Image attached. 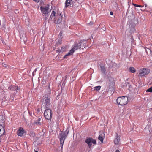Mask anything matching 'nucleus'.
I'll return each instance as SVG.
<instances>
[{"mask_svg": "<svg viewBox=\"0 0 152 152\" xmlns=\"http://www.w3.org/2000/svg\"><path fill=\"white\" fill-rule=\"evenodd\" d=\"M117 104L121 105H124L128 102V99L127 96H122L118 98L116 100Z\"/></svg>", "mask_w": 152, "mask_h": 152, "instance_id": "20e7f679", "label": "nucleus"}, {"mask_svg": "<svg viewBox=\"0 0 152 152\" xmlns=\"http://www.w3.org/2000/svg\"><path fill=\"white\" fill-rule=\"evenodd\" d=\"M37 110V111H38V112H39V111H40V109H38Z\"/></svg>", "mask_w": 152, "mask_h": 152, "instance_id": "c756f323", "label": "nucleus"}, {"mask_svg": "<svg viewBox=\"0 0 152 152\" xmlns=\"http://www.w3.org/2000/svg\"><path fill=\"white\" fill-rule=\"evenodd\" d=\"M68 49V46H63L61 48L60 51L63 52L67 51Z\"/></svg>", "mask_w": 152, "mask_h": 152, "instance_id": "ddd939ff", "label": "nucleus"}, {"mask_svg": "<svg viewBox=\"0 0 152 152\" xmlns=\"http://www.w3.org/2000/svg\"><path fill=\"white\" fill-rule=\"evenodd\" d=\"M73 0L74 1H77V0Z\"/></svg>", "mask_w": 152, "mask_h": 152, "instance_id": "7c9ffc66", "label": "nucleus"}, {"mask_svg": "<svg viewBox=\"0 0 152 152\" xmlns=\"http://www.w3.org/2000/svg\"><path fill=\"white\" fill-rule=\"evenodd\" d=\"M145 51H146V52L147 54H148V51H147V50H145Z\"/></svg>", "mask_w": 152, "mask_h": 152, "instance_id": "cd10ccee", "label": "nucleus"}, {"mask_svg": "<svg viewBox=\"0 0 152 152\" xmlns=\"http://www.w3.org/2000/svg\"><path fill=\"white\" fill-rule=\"evenodd\" d=\"M133 5L135 6V7H142V6L141 5H137V4H133Z\"/></svg>", "mask_w": 152, "mask_h": 152, "instance_id": "5701e85b", "label": "nucleus"}, {"mask_svg": "<svg viewBox=\"0 0 152 152\" xmlns=\"http://www.w3.org/2000/svg\"><path fill=\"white\" fill-rule=\"evenodd\" d=\"M8 89L10 90L11 91L15 90V86H10L8 88Z\"/></svg>", "mask_w": 152, "mask_h": 152, "instance_id": "f3484780", "label": "nucleus"}, {"mask_svg": "<svg viewBox=\"0 0 152 152\" xmlns=\"http://www.w3.org/2000/svg\"><path fill=\"white\" fill-rule=\"evenodd\" d=\"M109 80L110 81V80H111V81L110 83V85H112V86H114V83L113 82V81H114L113 79L112 78H111L109 79Z\"/></svg>", "mask_w": 152, "mask_h": 152, "instance_id": "a211bd4d", "label": "nucleus"}, {"mask_svg": "<svg viewBox=\"0 0 152 152\" xmlns=\"http://www.w3.org/2000/svg\"><path fill=\"white\" fill-rule=\"evenodd\" d=\"M148 49L149 50V51H150L151 55L152 56V50H151L149 48H148Z\"/></svg>", "mask_w": 152, "mask_h": 152, "instance_id": "393cba45", "label": "nucleus"}, {"mask_svg": "<svg viewBox=\"0 0 152 152\" xmlns=\"http://www.w3.org/2000/svg\"><path fill=\"white\" fill-rule=\"evenodd\" d=\"M85 142L88 145V147L89 148H91L92 146V143L94 145L96 144V140L92 138H88L86 139Z\"/></svg>", "mask_w": 152, "mask_h": 152, "instance_id": "6e6552de", "label": "nucleus"}, {"mask_svg": "<svg viewBox=\"0 0 152 152\" xmlns=\"http://www.w3.org/2000/svg\"><path fill=\"white\" fill-rule=\"evenodd\" d=\"M33 1L37 3L39 2L40 1L39 0H33Z\"/></svg>", "mask_w": 152, "mask_h": 152, "instance_id": "a878e982", "label": "nucleus"}, {"mask_svg": "<svg viewBox=\"0 0 152 152\" xmlns=\"http://www.w3.org/2000/svg\"><path fill=\"white\" fill-rule=\"evenodd\" d=\"M110 14L111 15H113V13L112 12H110Z\"/></svg>", "mask_w": 152, "mask_h": 152, "instance_id": "bb28decb", "label": "nucleus"}, {"mask_svg": "<svg viewBox=\"0 0 152 152\" xmlns=\"http://www.w3.org/2000/svg\"><path fill=\"white\" fill-rule=\"evenodd\" d=\"M150 72L149 69L146 68H143L139 71V75L140 76H143L148 74Z\"/></svg>", "mask_w": 152, "mask_h": 152, "instance_id": "1a4fd4ad", "label": "nucleus"}, {"mask_svg": "<svg viewBox=\"0 0 152 152\" xmlns=\"http://www.w3.org/2000/svg\"><path fill=\"white\" fill-rule=\"evenodd\" d=\"M101 68L102 72L105 75L106 71L105 67H101Z\"/></svg>", "mask_w": 152, "mask_h": 152, "instance_id": "6ab92c4d", "label": "nucleus"}, {"mask_svg": "<svg viewBox=\"0 0 152 152\" xmlns=\"http://www.w3.org/2000/svg\"><path fill=\"white\" fill-rule=\"evenodd\" d=\"M147 92H152V87H150L146 90Z\"/></svg>", "mask_w": 152, "mask_h": 152, "instance_id": "412c9836", "label": "nucleus"}, {"mask_svg": "<svg viewBox=\"0 0 152 152\" xmlns=\"http://www.w3.org/2000/svg\"><path fill=\"white\" fill-rule=\"evenodd\" d=\"M83 44L82 42H80L79 44L77 43L75 44L74 45L72 46V49L68 53L64 56L63 58H66L67 56L72 55L75 51L78 49H79L80 48H83L84 47L85 48V46H84V45H83Z\"/></svg>", "mask_w": 152, "mask_h": 152, "instance_id": "f03ea898", "label": "nucleus"}, {"mask_svg": "<svg viewBox=\"0 0 152 152\" xmlns=\"http://www.w3.org/2000/svg\"><path fill=\"white\" fill-rule=\"evenodd\" d=\"M41 1H43L44 0H41Z\"/></svg>", "mask_w": 152, "mask_h": 152, "instance_id": "473e14b6", "label": "nucleus"}, {"mask_svg": "<svg viewBox=\"0 0 152 152\" xmlns=\"http://www.w3.org/2000/svg\"><path fill=\"white\" fill-rule=\"evenodd\" d=\"M73 2L72 0H66L65 3V7L66 8L68 6L72 4Z\"/></svg>", "mask_w": 152, "mask_h": 152, "instance_id": "9b49d317", "label": "nucleus"}, {"mask_svg": "<svg viewBox=\"0 0 152 152\" xmlns=\"http://www.w3.org/2000/svg\"><path fill=\"white\" fill-rule=\"evenodd\" d=\"M15 90H19L20 89V88L17 86H15Z\"/></svg>", "mask_w": 152, "mask_h": 152, "instance_id": "b1692460", "label": "nucleus"}, {"mask_svg": "<svg viewBox=\"0 0 152 152\" xmlns=\"http://www.w3.org/2000/svg\"><path fill=\"white\" fill-rule=\"evenodd\" d=\"M104 133L100 134L98 137V139L102 142H103V140L104 138Z\"/></svg>", "mask_w": 152, "mask_h": 152, "instance_id": "f8f14e48", "label": "nucleus"}, {"mask_svg": "<svg viewBox=\"0 0 152 152\" xmlns=\"http://www.w3.org/2000/svg\"><path fill=\"white\" fill-rule=\"evenodd\" d=\"M24 133V131L22 127H20L17 130V134L18 136L21 137L23 135Z\"/></svg>", "mask_w": 152, "mask_h": 152, "instance_id": "9d476101", "label": "nucleus"}, {"mask_svg": "<svg viewBox=\"0 0 152 152\" xmlns=\"http://www.w3.org/2000/svg\"><path fill=\"white\" fill-rule=\"evenodd\" d=\"M52 112L51 110L49 108H46L44 112V116L45 118L48 120H50L51 119Z\"/></svg>", "mask_w": 152, "mask_h": 152, "instance_id": "0eeeda50", "label": "nucleus"}, {"mask_svg": "<svg viewBox=\"0 0 152 152\" xmlns=\"http://www.w3.org/2000/svg\"><path fill=\"white\" fill-rule=\"evenodd\" d=\"M69 133V131L66 130L64 132L60 133L59 138L60 140V144L63 146L64 140Z\"/></svg>", "mask_w": 152, "mask_h": 152, "instance_id": "423d86ee", "label": "nucleus"}, {"mask_svg": "<svg viewBox=\"0 0 152 152\" xmlns=\"http://www.w3.org/2000/svg\"><path fill=\"white\" fill-rule=\"evenodd\" d=\"M50 6L49 5L47 4L45 6L40 7L41 12L43 16H46L50 13L51 10L50 8Z\"/></svg>", "mask_w": 152, "mask_h": 152, "instance_id": "39448f33", "label": "nucleus"}, {"mask_svg": "<svg viewBox=\"0 0 152 152\" xmlns=\"http://www.w3.org/2000/svg\"><path fill=\"white\" fill-rule=\"evenodd\" d=\"M35 152H38L37 151H35Z\"/></svg>", "mask_w": 152, "mask_h": 152, "instance_id": "2f4dec72", "label": "nucleus"}, {"mask_svg": "<svg viewBox=\"0 0 152 152\" xmlns=\"http://www.w3.org/2000/svg\"><path fill=\"white\" fill-rule=\"evenodd\" d=\"M115 152H120L119 151L118 149L116 150L115 151Z\"/></svg>", "mask_w": 152, "mask_h": 152, "instance_id": "c85d7f7f", "label": "nucleus"}, {"mask_svg": "<svg viewBox=\"0 0 152 152\" xmlns=\"http://www.w3.org/2000/svg\"><path fill=\"white\" fill-rule=\"evenodd\" d=\"M120 141V139L119 137H117L116 138L114 139V142L115 144L117 145L118 144Z\"/></svg>", "mask_w": 152, "mask_h": 152, "instance_id": "2eb2a0df", "label": "nucleus"}, {"mask_svg": "<svg viewBox=\"0 0 152 152\" xmlns=\"http://www.w3.org/2000/svg\"><path fill=\"white\" fill-rule=\"evenodd\" d=\"M41 118H39L34 121V123L37 125H40L41 124V123L40 122V121L41 120Z\"/></svg>", "mask_w": 152, "mask_h": 152, "instance_id": "4468645a", "label": "nucleus"}, {"mask_svg": "<svg viewBox=\"0 0 152 152\" xmlns=\"http://www.w3.org/2000/svg\"><path fill=\"white\" fill-rule=\"evenodd\" d=\"M50 83L48 84V88L49 93L48 94H50Z\"/></svg>", "mask_w": 152, "mask_h": 152, "instance_id": "4be33fe9", "label": "nucleus"}, {"mask_svg": "<svg viewBox=\"0 0 152 152\" xmlns=\"http://www.w3.org/2000/svg\"><path fill=\"white\" fill-rule=\"evenodd\" d=\"M42 105L46 108H49L50 106V95L47 94L43 96Z\"/></svg>", "mask_w": 152, "mask_h": 152, "instance_id": "7ed1b4c3", "label": "nucleus"}, {"mask_svg": "<svg viewBox=\"0 0 152 152\" xmlns=\"http://www.w3.org/2000/svg\"><path fill=\"white\" fill-rule=\"evenodd\" d=\"M101 86H97L94 87V90L97 91H99L101 88Z\"/></svg>", "mask_w": 152, "mask_h": 152, "instance_id": "aec40b11", "label": "nucleus"}, {"mask_svg": "<svg viewBox=\"0 0 152 152\" xmlns=\"http://www.w3.org/2000/svg\"><path fill=\"white\" fill-rule=\"evenodd\" d=\"M53 18H54L55 23L58 24L61 23L62 18V15L61 13L57 12L56 13L54 11H53L52 12L50 18L52 19Z\"/></svg>", "mask_w": 152, "mask_h": 152, "instance_id": "f257e3e1", "label": "nucleus"}, {"mask_svg": "<svg viewBox=\"0 0 152 152\" xmlns=\"http://www.w3.org/2000/svg\"><path fill=\"white\" fill-rule=\"evenodd\" d=\"M129 70L131 73H134L136 72V69L134 67H130L129 68Z\"/></svg>", "mask_w": 152, "mask_h": 152, "instance_id": "dca6fc26", "label": "nucleus"}]
</instances>
